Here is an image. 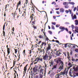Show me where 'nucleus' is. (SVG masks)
<instances>
[{"label": "nucleus", "instance_id": "nucleus-1", "mask_svg": "<svg viewBox=\"0 0 78 78\" xmlns=\"http://www.w3.org/2000/svg\"><path fill=\"white\" fill-rule=\"evenodd\" d=\"M56 63L57 64H61L58 68V69H60V71L64 70V62L61 60V58H57L56 61Z\"/></svg>", "mask_w": 78, "mask_h": 78}, {"label": "nucleus", "instance_id": "nucleus-2", "mask_svg": "<svg viewBox=\"0 0 78 78\" xmlns=\"http://www.w3.org/2000/svg\"><path fill=\"white\" fill-rule=\"evenodd\" d=\"M36 61H37V62H35L34 64H36L38 62H42L43 61V58H42V57H38L36 58L35 60H34V61L35 62Z\"/></svg>", "mask_w": 78, "mask_h": 78}, {"label": "nucleus", "instance_id": "nucleus-3", "mask_svg": "<svg viewBox=\"0 0 78 78\" xmlns=\"http://www.w3.org/2000/svg\"><path fill=\"white\" fill-rule=\"evenodd\" d=\"M42 57V59L44 61H47V60H48V55H47V54H45L44 55H43Z\"/></svg>", "mask_w": 78, "mask_h": 78}, {"label": "nucleus", "instance_id": "nucleus-4", "mask_svg": "<svg viewBox=\"0 0 78 78\" xmlns=\"http://www.w3.org/2000/svg\"><path fill=\"white\" fill-rule=\"evenodd\" d=\"M55 53L57 56H60V55L62 54V53H61V50H58Z\"/></svg>", "mask_w": 78, "mask_h": 78}, {"label": "nucleus", "instance_id": "nucleus-5", "mask_svg": "<svg viewBox=\"0 0 78 78\" xmlns=\"http://www.w3.org/2000/svg\"><path fill=\"white\" fill-rule=\"evenodd\" d=\"M46 45H47V43H46L45 42H42L40 46V47H41V49L42 48L43 45L44 46V47H45V46H46Z\"/></svg>", "mask_w": 78, "mask_h": 78}, {"label": "nucleus", "instance_id": "nucleus-6", "mask_svg": "<svg viewBox=\"0 0 78 78\" xmlns=\"http://www.w3.org/2000/svg\"><path fill=\"white\" fill-rule=\"evenodd\" d=\"M51 49V44H48V46L46 48V53H47L48 51Z\"/></svg>", "mask_w": 78, "mask_h": 78}, {"label": "nucleus", "instance_id": "nucleus-7", "mask_svg": "<svg viewBox=\"0 0 78 78\" xmlns=\"http://www.w3.org/2000/svg\"><path fill=\"white\" fill-rule=\"evenodd\" d=\"M59 28L60 30H61V31H63L65 30V27L62 26L60 27Z\"/></svg>", "mask_w": 78, "mask_h": 78}, {"label": "nucleus", "instance_id": "nucleus-8", "mask_svg": "<svg viewBox=\"0 0 78 78\" xmlns=\"http://www.w3.org/2000/svg\"><path fill=\"white\" fill-rule=\"evenodd\" d=\"M60 75H62V72H61L60 73L58 74L57 75H56L55 78H60L59 76H60Z\"/></svg>", "mask_w": 78, "mask_h": 78}, {"label": "nucleus", "instance_id": "nucleus-9", "mask_svg": "<svg viewBox=\"0 0 78 78\" xmlns=\"http://www.w3.org/2000/svg\"><path fill=\"white\" fill-rule=\"evenodd\" d=\"M67 73H68V72H67V71H66V72L63 71V72H62V75L63 76H64V75H66V76H67Z\"/></svg>", "mask_w": 78, "mask_h": 78}, {"label": "nucleus", "instance_id": "nucleus-10", "mask_svg": "<svg viewBox=\"0 0 78 78\" xmlns=\"http://www.w3.org/2000/svg\"><path fill=\"white\" fill-rule=\"evenodd\" d=\"M5 24H4L3 26V35L4 36H5Z\"/></svg>", "mask_w": 78, "mask_h": 78}, {"label": "nucleus", "instance_id": "nucleus-11", "mask_svg": "<svg viewBox=\"0 0 78 78\" xmlns=\"http://www.w3.org/2000/svg\"><path fill=\"white\" fill-rule=\"evenodd\" d=\"M33 72H34V73H35V72H37V67L36 66H35L33 69Z\"/></svg>", "mask_w": 78, "mask_h": 78}, {"label": "nucleus", "instance_id": "nucleus-12", "mask_svg": "<svg viewBox=\"0 0 78 78\" xmlns=\"http://www.w3.org/2000/svg\"><path fill=\"white\" fill-rule=\"evenodd\" d=\"M19 5H21V0H20L19 2L18 3L17 5L16 6L17 7V9L18 8V7H19Z\"/></svg>", "mask_w": 78, "mask_h": 78}, {"label": "nucleus", "instance_id": "nucleus-13", "mask_svg": "<svg viewBox=\"0 0 78 78\" xmlns=\"http://www.w3.org/2000/svg\"><path fill=\"white\" fill-rule=\"evenodd\" d=\"M32 16L30 15V18H31V20L32 21V20L33 19V18H34V14H32Z\"/></svg>", "mask_w": 78, "mask_h": 78}, {"label": "nucleus", "instance_id": "nucleus-14", "mask_svg": "<svg viewBox=\"0 0 78 78\" xmlns=\"http://www.w3.org/2000/svg\"><path fill=\"white\" fill-rule=\"evenodd\" d=\"M64 9L62 8L60 9V12H64Z\"/></svg>", "mask_w": 78, "mask_h": 78}, {"label": "nucleus", "instance_id": "nucleus-15", "mask_svg": "<svg viewBox=\"0 0 78 78\" xmlns=\"http://www.w3.org/2000/svg\"><path fill=\"white\" fill-rule=\"evenodd\" d=\"M69 10L70 12V14H71V16L72 17L73 16V13H72V11L71 10L69 9Z\"/></svg>", "mask_w": 78, "mask_h": 78}, {"label": "nucleus", "instance_id": "nucleus-16", "mask_svg": "<svg viewBox=\"0 0 78 78\" xmlns=\"http://www.w3.org/2000/svg\"><path fill=\"white\" fill-rule=\"evenodd\" d=\"M49 62L52 66H53V63H54V61L53 60H51Z\"/></svg>", "mask_w": 78, "mask_h": 78}, {"label": "nucleus", "instance_id": "nucleus-17", "mask_svg": "<svg viewBox=\"0 0 78 78\" xmlns=\"http://www.w3.org/2000/svg\"><path fill=\"white\" fill-rule=\"evenodd\" d=\"M72 17V19L73 20L74 19H76V15H74V16H73V17Z\"/></svg>", "mask_w": 78, "mask_h": 78}, {"label": "nucleus", "instance_id": "nucleus-18", "mask_svg": "<svg viewBox=\"0 0 78 78\" xmlns=\"http://www.w3.org/2000/svg\"><path fill=\"white\" fill-rule=\"evenodd\" d=\"M73 69H74L75 71H76V72L78 71V66L76 67V68H75V67H73Z\"/></svg>", "mask_w": 78, "mask_h": 78}, {"label": "nucleus", "instance_id": "nucleus-19", "mask_svg": "<svg viewBox=\"0 0 78 78\" xmlns=\"http://www.w3.org/2000/svg\"><path fill=\"white\" fill-rule=\"evenodd\" d=\"M39 78H42L43 77V74L40 73L39 74Z\"/></svg>", "mask_w": 78, "mask_h": 78}, {"label": "nucleus", "instance_id": "nucleus-20", "mask_svg": "<svg viewBox=\"0 0 78 78\" xmlns=\"http://www.w3.org/2000/svg\"><path fill=\"white\" fill-rule=\"evenodd\" d=\"M23 12H24L22 16H23V17H25V16H26V12H25V11H24Z\"/></svg>", "mask_w": 78, "mask_h": 78}, {"label": "nucleus", "instance_id": "nucleus-21", "mask_svg": "<svg viewBox=\"0 0 78 78\" xmlns=\"http://www.w3.org/2000/svg\"><path fill=\"white\" fill-rule=\"evenodd\" d=\"M67 58H68V59H70V54H69V52H67Z\"/></svg>", "mask_w": 78, "mask_h": 78}, {"label": "nucleus", "instance_id": "nucleus-22", "mask_svg": "<svg viewBox=\"0 0 78 78\" xmlns=\"http://www.w3.org/2000/svg\"><path fill=\"white\" fill-rule=\"evenodd\" d=\"M7 53L8 55H9L10 53V49L9 48H8L7 49Z\"/></svg>", "mask_w": 78, "mask_h": 78}, {"label": "nucleus", "instance_id": "nucleus-23", "mask_svg": "<svg viewBox=\"0 0 78 78\" xmlns=\"http://www.w3.org/2000/svg\"><path fill=\"white\" fill-rule=\"evenodd\" d=\"M44 70L43 69V68H41V69L40 70V73H42V74H43V71Z\"/></svg>", "mask_w": 78, "mask_h": 78}, {"label": "nucleus", "instance_id": "nucleus-24", "mask_svg": "<svg viewBox=\"0 0 78 78\" xmlns=\"http://www.w3.org/2000/svg\"><path fill=\"white\" fill-rule=\"evenodd\" d=\"M64 5H69V2H64L63 3Z\"/></svg>", "mask_w": 78, "mask_h": 78}, {"label": "nucleus", "instance_id": "nucleus-25", "mask_svg": "<svg viewBox=\"0 0 78 78\" xmlns=\"http://www.w3.org/2000/svg\"><path fill=\"white\" fill-rule=\"evenodd\" d=\"M75 23L76 25H78V21L77 20H76L75 21Z\"/></svg>", "mask_w": 78, "mask_h": 78}, {"label": "nucleus", "instance_id": "nucleus-26", "mask_svg": "<svg viewBox=\"0 0 78 78\" xmlns=\"http://www.w3.org/2000/svg\"><path fill=\"white\" fill-rule=\"evenodd\" d=\"M38 37H39V38H40V39H42V38L44 39V37H42V36L41 35H40Z\"/></svg>", "mask_w": 78, "mask_h": 78}, {"label": "nucleus", "instance_id": "nucleus-27", "mask_svg": "<svg viewBox=\"0 0 78 78\" xmlns=\"http://www.w3.org/2000/svg\"><path fill=\"white\" fill-rule=\"evenodd\" d=\"M52 53V51L51 52L50 55L49 56V59H51V58H52V55H51V53Z\"/></svg>", "mask_w": 78, "mask_h": 78}, {"label": "nucleus", "instance_id": "nucleus-28", "mask_svg": "<svg viewBox=\"0 0 78 78\" xmlns=\"http://www.w3.org/2000/svg\"><path fill=\"white\" fill-rule=\"evenodd\" d=\"M44 64L45 69H46L47 68V64H46V63H45V62H44Z\"/></svg>", "mask_w": 78, "mask_h": 78}, {"label": "nucleus", "instance_id": "nucleus-29", "mask_svg": "<svg viewBox=\"0 0 78 78\" xmlns=\"http://www.w3.org/2000/svg\"><path fill=\"white\" fill-rule=\"evenodd\" d=\"M45 50H46V49L45 48V47H44L43 49V52L44 53H45Z\"/></svg>", "mask_w": 78, "mask_h": 78}, {"label": "nucleus", "instance_id": "nucleus-30", "mask_svg": "<svg viewBox=\"0 0 78 78\" xmlns=\"http://www.w3.org/2000/svg\"><path fill=\"white\" fill-rule=\"evenodd\" d=\"M52 5H56V3L55 2H53L51 3Z\"/></svg>", "mask_w": 78, "mask_h": 78}, {"label": "nucleus", "instance_id": "nucleus-31", "mask_svg": "<svg viewBox=\"0 0 78 78\" xmlns=\"http://www.w3.org/2000/svg\"><path fill=\"white\" fill-rule=\"evenodd\" d=\"M41 42H42V41H39L37 43V44L38 45H40V44H41Z\"/></svg>", "mask_w": 78, "mask_h": 78}, {"label": "nucleus", "instance_id": "nucleus-32", "mask_svg": "<svg viewBox=\"0 0 78 78\" xmlns=\"http://www.w3.org/2000/svg\"><path fill=\"white\" fill-rule=\"evenodd\" d=\"M34 73H33V72L32 71H31L30 72V74L31 75V76H33V74H34Z\"/></svg>", "mask_w": 78, "mask_h": 78}, {"label": "nucleus", "instance_id": "nucleus-33", "mask_svg": "<svg viewBox=\"0 0 78 78\" xmlns=\"http://www.w3.org/2000/svg\"><path fill=\"white\" fill-rule=\"evenodd\" d=\"M15 49V53L16 54L17 53V52L18 51V50L17 49Z\"/></svg>", "mask_w": 78, "mask_h": 78}, {"label": "nucleus", "instance_id": "nucleus-34", "mask_svg": "<svg viewBox=\"0 0 78 78\" xmlns=\"http://www.w3.org/2000/svg\"><path fill=\"white\" fill-rule=\"evenodd\" d=\"M31 10H32L34 12V7H32L31 9Z\"/></svg>", "mask_w": 78, "mask_h": 78}, {"label": "nucleus", "instance_id": "nucleus-35", "mask_svg": "<svg viewBox=\"0 0 78 78\" xmlns=\"http://www.w3.org/2000/svg\"><path fill=\"white\" fill-rule=\"evenodd\" d=\"M63 54H64L65 56H66H66H67V55H66V54H67V52H63Z\"/></svg>", "mask_w": 78, "mask_h": 78}, {"label": "nucleus", "instance_id": "nucleus-36", "mask_svg": "<svg viewBox=\"0 0 78 78\" xmlns=\"http://www.w3.org/2000/svg\"><path fill=\"white\" fill-rule=\"evenodd\" d=\"M48 32L50 34H52V32L51 30L48 31Z\"/></svg>", "mask_w": 78, "mask_h": 78}, {"label": "nucleus", "instance_id": "nucleus-37", "mask_svg": "<svg viewBox=\"0 0 78 78\" xmlns=\"http://www.w3.org/2000/svg\"><path fill=\"white\" fill-rule=\"evenodd\" d=\"M69 66H70V67H72V64L70 62H69L68 64Z\"/></svg>", "mask_w": 78, "mask_h": 78}, {"label": "nucleus", "instance_id": "nucleus-38", "mask_svg": "<svg viewBox=\"0 0 78 78\" xmlns=\"http://www.w3.org/2000/svg\"><path fill=\"white\" fill-rule=\"evenodd\" d=\"M7 6H9V4H7L5 5V9H6V8H7Z\"/></svg>", "mask_w": 78, "mask_h": 78}, {"label": "nucleus", "instance_id": "nucleus-39", "mask_svg": "<svg viewBox=\"0 0 78 78\" xmlns=\"http://www.w3.org/2000/svg\"><path fill=\"white\" fill-rule=\"evenodd\" d=\"M51 28L53 30H55V27H54V26L53 25H51Z\"/></svg>", "mask_w": 78, "mask_h": 78}, {"label": "nucleus", "instance_id": "nucleus-40", "mask_svg": "<svg viewBox=\"0 0 78 78\" xmlns=\"http://www.w3.org/2000/svg\"><path fill=\"white\" fill-rule=\"evenodd\" d=\"M39 69H42V66H41V65H39Z\"/></svg>", "mask_w": 78, "mask_h": 78}, {"label": "nucleus", "instance_id": "nucleus-41", "mask_svg": "<svg viewBox=\"0 0 78 78\" xmlns=\"http://www.w3.org/2000/svg\"><path fill=\"white\" fill-rule=\"evenodd\" d=\"M69 6L68 5H66L65 6V8H69Z\"/></svg>", "mask_w": 78, "mask_h": 78}, {"label": "nucleus", "instance_id": "nucleus-42", "mask_svg": "<svg viewBox=\"0 0 78 78\" xmlns=\"http://www.w3.org/2000/svg\"><path fill=\"white\" fill-rule=\"evenodd\" d=\"M46 39L47 41H49L50 42H51V41H50V40H49L48 38V37H46Z\"/></svg>", "mask_w": 78, "mask_h": 78}, {"label": "nucleus", "instance_id": "nucleus-43", "mask_svg": "<svg viewBox=\"0 0 78 78\" xmlns=\"http://www.w3.org/2000/svg\"><path fill=\"white\" fill-rule=\"evenodd\" d=\"M24 70L25 73H26V71L27 70V68H26V67H24Z\"/></svg>", "mask_w": 78, "mask_h": 78}, {"label": "nucleus", "instance_id": "nucleus-44", "mask_svg": "<svg viewBox=\"0 0 78 78\" xmlns=\"http://www.w3.org/2000/svg\"><path fill=\"white\" fill-rule=\"evenodd\" d=\"M68 44H69L67 43V44H65V45L64 46L65 48H66V47H67V45Z\"/></svg>", "mask_w": 78, "mask_h": 78}, {"label": "nucleus", "instance_id": "nucleus-45", "mask_svg": "<svg viewBox=\"0 0 78 78\" xmlns=\"http://www.w3.org/2000/svg\"><path fill=\"white\" fill-rule=\"evenodd\" d=\"M19 55L18 56L19 59L18 60V61H19V60L20 59V53H19V51H18Z\"/></svg>", "mask_w": 78, "mask_h": 78}, {"label": "nucleus", "instance_id": "nucleus-46", "mask_svg": "<svg viewBox=\"0 0 78 78\" xmlns=\"http://www.w3.org/2000/svg\"><path fill=\"white\" fill-rule=\"evenodd\" d=\"M52 25H56V23L55 22H52L51 23Z\"/></svg>", "mask_w": 78, "mask_h": 78}, {"label": "nucleus", "instance_id": "nucleus-47", "mask_svg": "<svg viewBox=\"0 0 78 78\" xmlns=\"http://www.w3.org/2000/svg\"><path fill=\"white\" fill-rule=\"evenodd\" d=\"M45 31V30H44V32H43V33L44 34V35L45 37H47V36L45 34V32H44Z\"/></svg>", "mask_w": 78, "mask_h": 78}, {"label": "nucleus", "instance_id": "nucleus-48", "mask_svg": "<svg viewBox=\"0 0 78 78\" xmlns=\"http://www.w3.org/2000/svg\"><path fill=\"white\" fill-rule=\"evenodd\" d=\"M23 54L25 56V50H23Z\"/></svg>", "mask_w": 78, "mask_h": 78}, {"label": "nucleus", "instance_id": "nucleus-49", "mask_svg": "<svg viewBox=\"0 0 78 78\" xmlns=\"http://www.w3.org/2000/svg\"><path fill=\"white\" fill-rule=\"evenodd\" d=\"M65 12L67 14H68V13H69V10L68 11V10H66L65 11Z\"/></svg>", "mask_w": 78, "mask_h": 78}, {"label": "nucleus", "instance_id": "nucleus-50", "mask_svg": "<svg viewBox=\"0 0 78 78\" xmlns=\"http://www.w3.org/2000/svg\"><path fill=\"white\" fill-rule=\"evenodd\" d=\"M71 28H72V29H74V26L73 25H71Z\"/></svg>", "mask_w": 78, "mask_h": 78}, {"label": "nucleus", "instance_id": "nucleus-51", "mask_svg": "<svg viewBox=\"0 0 78 78\" xmlns=\"http://www.w3.org/2000/svg\"><path fill=\"white\" fill-rule=\"evenodd\" d=\"M16 61H13V66H14L15 64L16 63Z\"/></svg>", "mask_w": 78, "mask_h": 78}, {"label": "nucleus", "instance_id": "nucleus-52", "mask_svg": "<svg viewBox=\"0 0 78 78\" xmlns=\"http://www.w3.org/2000/svg\"><path fill=\"white\" fill-rule=\"evenodd\" d=\"M35 20L34 21H33L32 22V24H35Z\"/></svg>", "mask_w": 78, "mask_h": 78}, {"label": "nucleus", "instance_id": "nucleus-53", "mask_svg": "<svg viewBox=\"0 0 78 78\" xmlns=\"http://www.w3.org/2000/svg\"><path fill=\"white\" fill-rule=\"evenodd\" d=\"M29 50V54H31V50Z\"/></svg>", "mask_w": 78, "mask_h": 78}, {"label": "nucleus", "instance_id": "nucleus-54", "mask_svg": "<svg viewBox=\"0 0 78 78\" xmlns=\"http://www.w3.org/2000/svg\"><path fill=\"white\" fill-rule=\"evenodd\" d=\"M55 42H57V43H58V44H60V43H59V41L58 40H56L55 41Z\"/></svg>", "mask_w": 78, "mask_h": 78}, {"label": "nucleus", "instance_id": "nucleus-55", "mask_svg": "<svg viewBox=\"0 0 78 78\" xmlns=\"http://www.w3.org/2000/svg\"><path fill=\"white\" fill-rule=\"evenodd\" d=\"M65 24L66 25H69V23L68 22H66V23H65Z\"/></svg>", "mask_w": 78, "mask_h": 78}, {"label": "nucleus", "instance_id": "nucleus-56", "mask_svg": "<svg viewBox=\"0 0 78 78\" xmlns=\"http://www.w3.org/2000/svg\"><path fill=\"white\" fill-rule=\"evenodd\" d=\"M57 66V65H55L53 66V68H54V69H56V68Z\"/></svg>", "mask_w": 78, "mask_h": 78}, {"label": "nucleus", "instance_id": "nucleus-57", "mask_svg": "<svg viewBox=\"0 0 78 78\" xmlns=\"http://www.w3.org/2000/svg\"><path fill=\"white\" fill-rule=\"evenodd\" d=\"M72 60L73 62H75V58H72Z\"/></svg>", "mask_w": 78, "mask_h": 78}, {"label": "nucleus", "instance_id": "nucleus-58", "mask_svg": "<svg viewBox=\"0 0 78 78\" xmlns=\"http://www.w3.org/2000/svg\"><path fill=\"white\" fill-rule=\"evenodd\" d=\"M69 69H70V67H67V70H66V71H67V72H68V71L69 70Z\"/></svg>", "mask_w": 78, "mask_h": 78}, {"label": "nucleus", "instance_id": "nucleus-59", "mask_svg": "<svg viewBox=\"0 0 78 78\" xmlns=\"http://www.w3.org/2000/svg\"><path fill=\"white\" fill-rule=\"evenodd\" d=\"M67 68L66 67V68H65V70L64 71L66 72V71H67Z\"/></svg>", "mask_w": 78, "mask_h": 78}, {"label": "nucleus", "instance_id": "nucleus-60", "mask_svg": "<svg viewBox=\"0 0 78 78\" xmlns=\"http://www.w3.org/2000/svg\"><path fill=\"white\" fill-rule=\"evenodd\" d=\"M59 26H60V25H59V24H57L56 25V27H59Z\"/></svg>", "mask_w": 78, "mask_h": 78}, {"label": "nucleus", "instance_id": "nucleus-61", "mask_svg": "<svg viewBox=\"0 0 78 78\" xmlns=\"http://www.w3.org/2000/svg\"><path fill=\"white\" fill-rule=\"evenodd\" d=\"M35 78H39V76L38 75H36L35 76Z\"/></svg>", "mask_w": 78, "mask_h": 78}, {"label": "nucleus", "instance_id": "nucleus-62", "mask_svg": "<svg viewBox=\"0 0 78 78\" xmlns=\"http://www.w3.org/2000/svg\"><path fill=\"white\" fill-rule=\"evenodd\" d=\"M28 0H26L25 3H26V5H27V3H28Z\"/></svg>", "mask_w": 78, "mask_h": 78}, {"label": "nucleus", "instance_id": "nucleus-63", "mask_svg": "<svg viewBox=\"0 0 78 78\" xmlns=\"http://www.w3.org/2000/svg\"><path fill=\"white\" fill-rule=\"evenodd\" d=\"M75 51L76 52H78V49H76L75 50Z\"/></svg>", "mask_w": 78, "mask_h": 78}, {"label": "nucleus", "instance_id": "nucleus-64", "mask_svg": "<svg viewBox=\"0 0 78 78\" xmlns=\"http://www.w3.org/2000/svg\"><path fill=\"white\" fill-rule=\"evenodd\" d=\"M75 29H76V30H78V27H75Z\"/></svg>", "mask_w": 78, "mask_h": 78}]
</instances>
